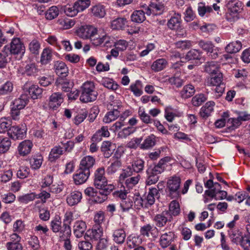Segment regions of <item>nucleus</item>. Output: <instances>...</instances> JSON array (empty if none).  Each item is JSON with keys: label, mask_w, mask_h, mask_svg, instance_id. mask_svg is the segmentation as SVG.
<instances>
[{"label": "nucleus", "mask_w": 250, "mask_h": 250, "mask_svg": "<svg viewBox=\"0 0 250 250\" xmlns=\"http://www.w3.org/2000/svg\"><path fill=\"white\" fill-rule=\"evenodd\" d=\"M97 32L96 28L89 25L81 26L76 30V35L79 38L84 40L89 39L94 46L111 47L112 41L111 38L106 34L100 36Z\"/></svg>", "instance_id": "obj_1"}, {"label": "nucleus", "mask_w": 250, "mask_h": 250, "mask_svg": "<svg viewBox=\"0 0 250 250\" xmlns=\"http://www.w3.org/2000/svg\"><path fill=\"white\" fill-rule=\"evenodd\" d=\"M133 173H132L130 167H126L122 170L120 174L119 180L125 188H127V191L134 187L140 180L141 176L139 174L132 176Z\"/></svg>", "instance_id": "obj_2"}, {"label": "nucleus", "mask_w": 250, "mask_h": 250, "mask_svg": "<svg viewBox=\"0 0 250 250\" xmlns=\"http://www.w3.org/2000/svg\"><path fill=\"white\" fill-rule=\"evenodd\" d=\"M81 93L80 96V101L84 103L95 101L97 97L98 92L95 90L94 83L87 81L81 87Z\"/></svg>", "instance_id": "obj_3"}, {"label": "nucleus", "mask_w": 250, "mask_h": 250, "mask_svg": "<svg viewBox=\"0 0 250 250\" xmlns=\"http://www.w3.org/2000/svg\"><path fill=\"white\" fill-rule=\"evenodd\" d=\"M227 12L226 19L230 22L235 21L239 18V14L243 9L241 1L239 0H229L226 4Z\"/></svg>", "instance_id": "obj_4"}, {"label": "nucleus", "mask_w": 250, "mask_h": 250, "mask_svg": "<svg viewBox=\"0 0 250 250\" xmlns=\"http://www.w3.org/2000/svg\"><path fill=\"white\" fill-rule=\"evenodd\" d=\"M181 180L180 177L173 176L168 179L167 184V196L171 199H178L180 197V188Z\"/></svg>", "instance_id": "obj_5"}, {"label": "nucleus", "mask_w": 250, "mask_h": 250, "mask_svg": "<svg viewBox=\"0 0 250 250\" xmlns=\"http://www.w3.org/2000/svg\"><path fill=\"white\" fill-rule=\"evenodd\" d=\"M94 186L100 189H104L109 186H113L107 184V180L105 176V170L104 167L98 168L95 172L94 179Z\"/></svg>", "instance_id": "obj_6"}, {"label": "nucleus", "mask_w": 250, "mask_h": 250, "mask_svg": "<svg viewBox=\"0 0 250 250\" xmlns=\"http://www.w3.org/2000/svg\"><path fill=\"white\" fill-rule=\"evenodd\" d=\"M165 11L164 3L160 0H151L147 8L146 14L158 16L162 15Z\"/></svg>", "instance_id": "obj_7"}, {"label": "nucleus", "mask_w": 250, "mask_h": 250, "mask_svg": "<svg viewBox=\"0 0 250 250\" xmlns=\"http://www.w3.org/2000/svg\"><path fill=\"white\" fill-rule=\"evenodd\" d=\"M9 51L11 55H19L21 57L25 53V47L20 38H15L11 42Z\"/></svg>", "instance_id": "obj_8"}, {"label": "nucleus", "mask_w": 250, "mask_h": 250, "mask_svg": "<svg viewBox=\"0 0 250 250\" xmlns=\"http://www.w3.org/2000/svg\"><path fill=\"white\" fill-rule=\"evenodd\" d=\"M128 193V191L127 190H125L124 191L122 190L118 191L116 193V195L121 199L120 207L124 212L128 211L133 206L132 199L130 198V196L127 197Z\"/></svg>", "instance_id": "obj_9"}, {"label": "nucleus", "mask_w": 250, "mask_h": 250, "mask_svg": "<svg viewBox=\"0 0 250 250\" xmlns=\"http://www.w3.org/2000/svg\"><path fill=\"white\" fill-rule=\"evenodd\" d=\"M64 100L62 94L60 92L52 93L47 101L48 108L52 110H56L63 103Z\"/></svg>", "instance_id": "obj_10"}, {"label": "nucleus", "mask_w": 250, "mask_h": 250, "mask_svg": "<svg viewBox=\"0 0 250 250\" xmlns=\"http://www.w3.org/2000/svg\"><path fill=\"white\" fill-rule=\"evenodd\" d=\"M78 215L76 214L74 212L72 211H66L64 215L63 220V235H71V229L70 227V224L72 221L77 218Z\"/></svg>", "instance_id": "obj_11"}, {"label": "nucleus", "mask_w": 250, "mask_h": 250, "mask_svg": "<svg viewBox=\"0 0 250 250\" xmlns=\"http://www.w3.org/2000/svg\"><path fill=\"white\" fill-rule=\"evenodd\" d=\"M26 126L21 125L20 127L18 125L11 126L8 132V136L14 140L22 139L26 134Z\"/></svg>", "instance_id": "obj_12"}, {"label": "nucleus", "mask_w": 250, "mask_h": 250, "mask_svg": "<svg viewBox=\"0 0 250 250\" xmlns=\"http://www.w3.org/2000/svg\"><path fill=\"white\" fill-rule=\"evenodd\" d=\"M199 46L207 53H209V56L212 59H216L218 56V48H214V45L210 41H200L198 43Z\"/></svg>", "instance_id": "obj_13"}, {"label": "nucleus", "mask_w": 250, "mask_h": 250, "mask_svg": "<svg viewBox=\"0 0 250 250\" xmlns=\"http://www.w3.org/2000/svg\"><path fill=\"white\" fill-rule=\"evenodd\" d=\"M50 226L53 232L59 233L58 235L60 239H66L67 237H70L71 235H63V224L62 225L60 219L56 217L52 220L50 223Z\"/></svg>", "instance_id": "obj_14"}, {"label": "nucleus", "mask_w": 250, "mask_h": 250, "mask_svg": "<svg viewBox=\"0 0 250 250\" xmlns=\"http://www.w3.org/2000/svg\"><path fill=\"white\" fill-rule=\"evenodd\" d=\"M90 175V170H84L80 168L75 174L73 175L74 183L79 185L84 183Z\"/></svg>", "instance_id": "obj_15"}, {"label": "nucleus", "mask_w": 250, "mask_h": 250, "mask_svg": "<svg viewBox=\"0 0 250 250\" xmlns=\"http://www.w3.org/2000/svg\"><path fill=\"white\" fill-rule=\"evenodd\" d=\"M128 21L124 17H119L112 20L110 22V27L113 30H123L128 26Z\"/></svg>", "instance_id": "obj_16"}, {"label": "nucleus", "mask_w": 250, "mask_h": 250, "mask_svg": "<svg viewBox=\"0 0 250 250\" xmlns=\"http://www.w3.org/2000/svg\"><path fill=\"white\" fill-rule=\"evenodd\" d=\"M86 229V225L85 222L82 220H77L74 222L73 230L76 237L81 238L83 236Z\"/></svg>", "instance_id": "obj_17"}, {"label": "nucleus", "mask_w": 250, "mask_h": 250, "mask_svg": "<svg viewBox=\"0 0 250 250\" xmlns=\"http://www.w3.org/2000/svg\"><path fill=\"white\" fill-rule=\"evenodd\" d=\"M110 136L108 128L107 126H103L98 129L91 138L92 142H100L103 138H107Z\"/></svg>", "instance_id": "obj_18"}, {"label": "nucleus", "mask_w": 250, "mask_h": 250, "mask_svg": "<svg viewBox=\"0 0 250 250\" xmlns=\"http://www.w3.org/2000/svg\"><path fill=\"white\" fill-rule=\"evenodd\" d=\"M114 189V186H109L104 189H100L99 192H96V195L93 197L94 201L98 203H101L107 199V196Z\"/></svg>", "instance_id": "obj_19"}, {"label": "nucleus", "mask_w": 250, "mask_h": 250, "mask_svg": "<svg viewBox=\"0 0 250 250\" xmlns=\"http://www.w3.org/2000/svg\"><path fill=\"white\" fill-rule=\"evenodd\" d=\"M33 146L32 142L29 140L22 141L18 146L19 154L23 156L28 155L30 153Z\"/></svg>", "instance_id": "obj_20"}, {"label": "nucleus", "mask_w": 250, "mask_h": 250, "mask_svg": "<svg viewBox=\"0 0 250 250\" xmlns=\"http://www.w3.org/2000/svg\"><path fill=\"white\" fill-rule=\"evenodd\" d=\"M82 198V193L79 191L71 192L67 197L66 202L70 206H74L80 202Z\"/></svg>", "instance_id": "obj_21"}, {"label": "nucleus", "mask_w": 250, "mask_h": 250, "mask_svg": "<svg viewBox=\"0 0 250 250\" xmlns=\"http://www.w3.org/2000/svg\"><path fill=\"white\" fill-rule=\"evenodd\" d=\"M115 147V144L109 141H104L102 143L101 149L104 157L108 158L113 154Z\"/></svg>", "instance_id": "obj_22"}, {"label": "nucleus", "mask_w": 250, "mask_h": 250, "mask_svg": "<svg viewBox=\"0 0 250 250\" xmlns=\"http://www.w3.org/2000/svg\"><path fill=\"white\" fill-rule=\"evenodd\" d=\"M181 15L175 13L168 21L167 25L171 30H178L181 27Z\"/></svg>", "instance_id": "obj_23"}, {"label": "nucleus", "mask_w": 250, "mask_h": 250, "mask_svg": "<svg viewBox=\"0 0 250 250\" xmlns=\"http://www.w3.org/2000/svg\"><path fill=\"white\" fill-rule=\"evenodd\" d=\"M175 239L173 232L169 231L163 234L160 239V244L163 248H167L170 245Z\"/></svg>", "instance_id": "obj_24"}, {"label": "nucleus", "mask_w": 250, "mask_h": 250, "mask_svg": "<svg viewBox=\"0 0 250 250\" xmlns=\"http://www.w3.org/2000/svg\"><path fill=\"white\" fill-rule=\"evenodd\" d=\"M54 68L56 74L61 77H65L68 71L65 63L61 61L54 62Z\"/></svg>", "instance_id": "obj_25"}, {"label": "nucleus", "mask_w": 250, "mask_h": 250, "mask_svg": "<svg viewBox=\"0 0 250 250\" xmlns=\"http://www.w3.org/2000/svg\"><path fill=\"white\" fill-rule=\"evenodd\" d=\"M145 167V161L140 158H137L132 161L131 166H128L127 167H130L131 169L132 173L136 172L139 173L142 172Z\"/></svg>", "instance_id": "obj_26"}, {"label": "nucleus", "mask_w": 250, "mask_h": 250, "mask_svg": "<svg viewBox=\"0 0 250 250\" xmlns=\"http://www.w3.org/2000/svg\"><path fill=\"white\" fill-rule=\"evenodd\" d=\"M214 105L215 103L212 101L207 102L201 107L200 111V116L204 118L209 117L213 111Z\"/></svg>", "instance_id": "obj_27"}, {"label": "nucleus", "mask_w": 250, "mask_h": 250, "mask_svg": "<svg viewBox=\"0 0 250 250\" xmlns=\"http://www.w3.org/2000/svg\"><path fill=\"white\" fill-rule=\"evenodd\" d=\"M113 241L118 244H123L126 237V233L123 229H117L114 230L112 234Z\"/></svg>", "instance_id": "obj_28"}, {"label": "nucleus", "mask_w": 250, "mask_h": 250, "mask_svg": "<svg viewBox=\"0 0 250 250\" xmlns=\"http://www.w3.org/2000/svg\"><path fill=\"white\" fill-rule=\"evenodd\" d=\"M43 157L40 153L33 155L29 159L30 164L32 169H38L42 166Z\"/></svg>", "instance_id": "obj_29"}, {"label": "nucleus", "mask_w": 250, "mask_h": 250, "mask_svg": "<svg viewBox=\"0 0 250 250\" xmlns=\"http://www.w3.org/2000/svg\"><path fill=\"white\" fill-rule=\"evenodd\" d=\"M95 163V158L92 156H85L81 161L80 168L84 170H89L93 167Z\"/></svg>", "instance_id": "obj_30"}, {"label": "nucleus", "mask_w": 250, "mask_h": 250, "mask_svg": "<svg viewBox=\"0 0 250 250\" xmlns=\"http://www.w3.org/2000/svg\"><path fill=\"white\" fill-rule=\"evenodd\" d=\"M63 153V147L60 146L53 147L49 154L48 159L50 162H54L59 158Z\"/></svg>", "instance_id": "obj_31"}, {"label": "nucleus", "mask_w": 250, "mask_h": 250, "mask_svg": "<svg viewBox=\"0 0 250 250\" xmlns=\"http://www.w3.org/2000/svg\"><path fill=\"white\" fill-rule=\"evenodd\" d=\"M198 13L201 17H208L211 13H213V9L211 6L206 5L204 3L200 2L198 4Z\"/></svg>", "instance_id": "obj_32"}, {"label": "nucleus", "mask_w": 250, "mask_h": 250, "mask_svg": "<svg viewBox=\"0 0 250 250\" xmlns=\"http://www.w3.org/2000/svg\"><path fill=\"white\" fill-rule=\"evenodd\" d=\"M90 10L93 15L97 18H102L106 14L105 6L100 3L93 6Z\"/></svg>", "instance_id": "obj_33"}, {"label": "nucleus", "mask_w": 250, "mask_h": 250, "mask_svg": "<svg viewBox=\"0 0 250 250\" xmlns=\"http://www.w3.org/2000/svg\"><path fill=\"white\" fill-rule=\"evenodd\" d=\"M168 212H163L161 214H157L154 218L155 224L158 227H164L168 221H170V217L168 218Z\"/></svg>", "instance_id": "obj_34"}, {"label": "nucleus", "mask_w": 250, "mask_h": 250, "mask_svg": "<svg viewBox=\"0 0 250 250\" xmlns=\"http://www.w3.org/2000/svg\"><path fill=\"white\" fill-rule=\"evenodd\" d=\"M223 80V75L219 72L211 75L208 79L207 83L208 85L218 86L221 85Z\"/></svg>", "instance_id": "obj_35"}, {"label": "nucleus", "mask_w": 250, "mask_h": 250, "mask_svg": "<svg viewBox=\"0 0 250 250\" xmlns=\"http://www.w3.org/2000/svg\"><path fill=\"white\" fill-rule=\"evenodd\" d=\"M55 83L58 89H61L64 92L69 91L72 86V84L68 80L61 78L58 79Z\"/></svg>", "instance_id": "obj_36"}, {"label": "nucleus", "mask_w": 250, "mask_h": 250, "mask_svg": "<svg viewBox=\"0 0 250 250\" xmlns=\"http://www.w3.org/2000/svg\"><path fill=\"white\" fill-rule=\"evenodd\" d=\"M43 89L38 85L32 84L28 88V93L31 98L35 100L41 97Z\"/></svg>", "instance_id": "obj_37"}, {"label": "nucleus", "mask_w": 250, "mask_h": 250, "mask_svg": "<svg viewBox=\"0 0 250 250\" xmlns=\"http://www.w3.org/2000/svg\"><path fill=\"white\" fill-rule=\"evenodd\" d=\"M101 83L104 87L113 91L116 90L119 86L115 81L107 77L103 78L101 81Z\"/></svg>", "instance_id": "obj_38"}, {"label": "nucleus", "mask_w": 250, "mask_h": 250, "mask_svg": "<svg viewBox=\"0 0 250 250\" xmlns=\"http://www.w3.org/2000/svg\"><path fill=\"white\" fill-rule=\"evenodd\" d=\"M110 102L108 105V108L109 110H117L118 111L121 112L123 110L122 104L120 100L114 99L113 96L109 97Z\"/></svg>", "instance_id": "obj_39"}, {"label": "nucleus", "mask_w": 250, "mask_h": 250, "mask_svg": "<svg viewBox=\"0 0 250 250\" xmlns=\"http://www.w3.org/2000/svg\"><path fill=\"white\" fill-rule=\"evenodd\" d=\"M167 64V62L165 59H159L152 64L151 68L155 72L160 71L165 69Z\"/></svg>", "instance_id": "obj_40"}, {"label": "nucleus", "mask_w": 250, "mask_h": 250, "mask_svg": "<svg viewBox=\"0 0 250 250\" xmlns=\"http://www.w3.org/2000/svg\"><path fill=\"white\" fill-rule=\"evenodd\" d=\"M219 65L215 61L207 62L205 65V70L211 75L218 73L219 71Z\"/></svg>", "instance_id": "obj_41"}, {"label": "nucleus", "mask_w": 250, "mask_h": 250, "mask_svg": "<svg viewBox=\"0 0 250 250\" xmlns=\"http://www.w3.org/2000/svg\"><path fill=\"white\" fill-rule=\"evenodd\" d=\"M241 48V42L238 41L230 42L225 47L226 51L230 54L236 53L239 52Z\"/></svg>", "instance_id": "obj_42"}, {"label": "nucleus", "mask_w": 250, "mask_h": 250, "mask_svg": "<svg viewBox=\"0 0 250 250\" xmlns=\"http://www.w3.org/2000/svg\"><path fill=\"white\" fill-rule=\"evenodd\" d=\"M28 98L26 95H22L18 99H15L13 102L14 107L16 109L21 110L23 109L27 104Z\"/></svg>", "instance_id": "obj_43"}, {"label": "nucleus", "mask_w": 250, "mask_h": 250, "mask_svg": "<svg viewBox=\"0 0 250 250\" xmlns=\"http://www.w3.org/2000/svg\"><path fill=\"white\" fill-rule=\"evenodd\" d=\"M156 143V137L153 134L148 136L141 144L140 147L143 149H147L153 147Z\"/></svg>", "instance_id": "obj_44"}, {"label": "nucleus", "mask_w": 250, "mask_h": 250, "mask_svg": "<svg viewBox=\"0 0 250 250\" xmlns=\"http://www.w3.org/2000/svg\"><path fill=\"white\" fill-rule=\"evenodd\" d=\"M158 194L159 191L156 188H149L148 194L146 198L147 205L151 206L154 204L155 201V197H156Z\"/></svg>", "instance_id": "obj_45"}, {"label": "nucleus", "mask_w": 250, "mask_h": 250, "mask_svg": "<svg viewBox=\"0 0 250 250\" xmlns=\"http://www.w3.org/2000/svg\"><path fill=\"white\" fill-rule=\"evenodd\" d=\"M131 20L134 22H143L146 20L144 11L142 10L134 11L131 15Z\"/></svg>", "instance_id": "obj_46"}, {"label": "nucleus", "mask_w": 250, "mask_h": 250, "mask_svg": "<svg viewBox=\"0 0 250 250\" xmlns=\"http://www.w3.org/2000/svg\"><path fill=\"white\" fill-rule=\"evenodd\" d=\"M110 111L107 112L103 118V122L106 124L115 121L120 115L121 112L117 110H110Z\"/></svg>", "instance_id": "obj_47"}, {"label": "nucleus", "mask_w": 250, "mask_h": 250, "mask_svg": "<svg viewBox=\"0 0 250 250\" xmlns=\"http://www.w3.org/2000/svg\"><path fill=\"white\" fill-rule=\"evenodd\" d=\"M194 87L191 84L185 85L181 91V96L184 99H188L191 97L195 93Z\"/></svg>", "instance_id": "obj_48"}, {"label": "nucleus", "mask_w": 250, "mask_h": 250, "mask_svg": "<svg viewBox=\"0 0 250 250\" xmlns=\"http://www.w3.org/2000/svg\"><path fill=\"white\" fill-rule=\"evenodd\" d=\"M11 146L10 139L8 137L0 136V153H4L10 148Z\"/></svg>", "instance_id": "obj_49"}, {"label": "nucleus", "mask_w": 250, "mask_h": 250, "mask_svg": "<svg viewBox=\"0 0 250 250\" xmlns=\"http://www.w3.org/2000/svg\"><path fill=\"white\" fill-rule=\"evenodd\" d=\"M12 123L10 119L3 117L0 119V133L8 132L11 127Z\"/></svg>", "instance_id": "obj_50"}, {"label": "nucleus", "mask_w": 250, "mask_h": 250, "mask_svg": "<svg viewBox=\"0 0 250 250\" xmlns=\"http://www.w3.org/2000/svg\"><path fill=\"white\" fill-rule=\"evenodd\" d=\"M52 57V50L49 48H44L41 54V62L42 64H47L51 61Z\"/></svg>", "instance_id": "obj_51"}, {"label": "nucleus", "mask_w": 250, "mask_h": 250, "mask_svg": "<svg viewBox=\"0 0 250 250\" xmlns=\"http://www.w3.org/2000/svg\"><path fill=\"white\" fill-rule=\"evenodd\" d=\"M157 231V229L153 225L149 224L142 226L140 229L141 234L146 237L149 236V233L153 234V231Z\"/></svg>", "instance_id": "obj_52"}, {"label": "nucleus", "mask_w": 250, "mask_h": 250, "mask_svg": "<svg viewBox=\"0 0 250 250\" xmlns=\"http://www.w3.org/2000/svg\"><path fill=\"white\" fill-rule=\"evenodd\" d=\"M90 0H77L74 4L78 13L83 11L90 5Z\"/></svg>", "instance_id": "obj_53"}, {"label": "nucleus", "mask_w": 250, "mask_h": 250, "mask_svg": "<svg viewBox=\"0 0 250 250\" xmlns=\"http://www.w3.org/2000/svg\"><path fill=\"white\" fill-rule=\"evenodd\" d=\"M131 91L137 97L140 96L143 94L142 84L140 81L137 80L134 83L130 86Z\"/></svg>", "instance_id": "obj_54"}, {"label": "nucleus", "mask_w": 250, "mask_h": 250, "mask_svg": "<svg viewBox=\"0 0 250 250\" xmlns=\"http://www.w3.org/2000/svg\"><path fill=\"white\" fill-rule=\"evenodd\" d=\"M180 212V208L179 203L176 200L172 201L169 205L168 212L170 215L177 216Z\"/></svg>", "instance_id": "obj_55"}, {"label": "nucleus", "mask_w": 250, "mask_h": 250, "mask_svg": "<svg viewBox=\"0 0 250 250\" xmlns=\"http://www.w3.org/2000/svg\"><path fill=\"white\" fill-rule=\"evenodd\" d=\"M138 116L141 120L145 124H149L153 122V119L150 118L148 114L146 112L145 109L143 107L139 108Z\"/></svg>", "instance_id": "obj_56"}, {"label": "nucleus", "mask_w": 250, "mask_h": 250, "mask_svg": "<svg viewBox=\"0 0 250 250\" xmlns=\"http://www.w3.org/2000/svg\"><path fill=\"white\" fill-rule=\"evenodd\" d=\"M103 229L101 226L94 225L90 233L91 238L95 240L100 239L103 235Z\"/></svg>", "instance_id": "obj_57"}, {"label": "nucleus", "mask_w": 250, "mask_h": 250, "mask_svg": "<svg viewBox=\"0 0 250 250\" xmlns=\"http://www.w3.org/2000/svg\"><path fill=\"white\" fill-rule=\"evenodd\" d=\"M59 13L58 8L56 6H52L45 12V18L47 20H51L58 17Z\"/></svg>", "instance_id": "obj_58"}, {"label": "nucleus", "mask_w": 250, "mask_h": 250, "mask_svg": "<svg viewBox=\"0 0 250 250\" xmlns=\"http://www.w3.org/2000/svg\"><path fill=\"white\" fill-rule=\"evenodd\" d=\"M36 193L35 192H31L20 196L18 197V200L21 203L28 204L30 202L33 201L36 198Z\"/></svg>", "instance_id": "obj_59"}, {"label": "nucleus", "mask_w": 250, "mask_h": 250, "mask_svg": "<svg viewBox=\"0 0 250 250\" xmlns=\"http://www.w3.org/2000/svg\"><path fill=\"white\" fill-rule=\"evenodd\" d=\"M221 185L218 183H214V186L210 189L206 190L205 194L212 198H213L215 195L218 193L221 189Z\"/></svg>", "instance_id": "obj_60"}, {"label": "nucleus", "mask_w": 250, "mask_h": 250, "mask_svg": "<svg viewBox=\"0 0 250 250\" xmlns=\"http://www.w3.org/2000/svg\"><path fill=\"white\" fill-rule=\"evenodd\" d=\"M112 161L111 165L106 170L108 174L114 173L122 166V162L120 160H112Z\"/></svg>", "instance_id": "obj_61"}, {"label": "nucleus", "mask_w": 250, "mask_h": 250, "mask_svg": "<svg viewBox=\"0 0 250 250\" xmlns=\"http://www.w3.org/2000/svg\"><path fill=\"white\" fill-rule=\"evenodd\" d=\"M11 54L5 50L0 53V68L4 67L10 60Z\"/></svg>", "instance_id": "obj_62"}, {"label": "nucleus", "mask_w": 250, "mask_h": 250, "mask_svg": "<svg viewBox=\"0 0 250 250\" xmlns=\"http://www.w3.org/2000/svg\"><path fill=\"white\" fill-rule=\"evenodd\" d=\"M28 49L32 54H38L40 49V42L36 39L33 40L29 43Z\"/></svg>", "instance_id": "obj_63"}, {"label": "nucleus", "mask_w": 250, "mask_h": 250, "mask_svg": "<svg viewBox=\"0 0 250 250\" xmlns=\"http://www.w3.org/2000/svg\"><path fill=\"white\" fill-rule=\"evenodd\" d=\"M53 183V176L50 174L47 175L43 178L40 183L42 188H49Z\"/></svg>", "instance_id": "obj_64"}]
</instances>
